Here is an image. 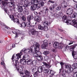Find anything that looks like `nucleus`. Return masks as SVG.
Instances as JSON below:
<instances>
[{
  "label": "nucleus",
  "mask_w": 77,
  "mask_h": 77,
  "mask_svg": "<svg viewBox=\"0 0 77 77\" xmlns=\"http://www.w3.org/2000/svg\"><path fill=\"white\" fill-rule=\"evenodd\" d=\"M54 8V7H56V6H57V2H55V4H53V5H52Z\"/></svg>",
  "instance_id": "obj_49"
},
{
  "label": "nucleus",
  "mask_w": 77,
  "mask_h": 77,
  "mask_svg": "<svg viewBox=\"0 0 77 77\" xmlns=\"http://www.w3.org/2000/svg\"><path fill=\"white\" fill-rule=\"evenodd\" d=\"M32 44V46H34L33 47L34 52H32L31 54H33L34 58H37L38 55H41V52L39 51V44L35 42H34Z\"/></svg>",
  "instance_id": "obj_1"
},
{
  "label": "nucleus",
  "mask_w": 77,
  "mask_h": 77,
  "mask_svg": "<svg viewBox=\"0 0 77 77\" xmlns=\"http://www.w3.org/2000/svg\"><path fill=\"white\" fill-rule=\"evenodd\" d=\"M2 43H3V41L0 40V44H2Z\"/></svg>",
  "instance_id": "obj_63"
},
{
  "label": "nucleus",
  "mask_w": 77,
  "mask_h": 77,
  "mask_svg": "<svg viewBox=\"0 0 77 77\" xmlns=\"http://www.w3.org/2000/svg\"><path fill=\"white\" fill-rule=\"evenodd\" d=\"M73 77H77V72H75L74 73L73 76Z\"/></svg>",
  "instance_id": "obj_48"
},
{
  "label": "nucleus",
  "mask_w": 77,
  "mask_h": 77,
  "mask_svg": "<svg viewBox=\"0 0 77 77\" xmlns=\"http://www.w3.org/2000/svg\"><path fill=\"white\" fill-rule=\"evenodd\" d=\"M54 1H53L51 0H49L48 2V5H50V3H54Z\"/></svg>",
  "instance_id": "obj_43"
},
{
  "label": "nucleus",
  "mask_w": 77,
  "mask_h": 77,
  "mask_svg": "<svg viewBox=\"0 0 77 77\" xmlns=\"http://www.w3.org/2000/svg\"><path fill=\"white\" fill-rule=\"evenodd\" d=\"M51 57H55L56 56V55H55V54H51Z\"/></svg>",
  "instance_id": "obj_55"
},
{
  "label": "nucleus",
  "mask_w": 77,
  "mask_h": 77,
  "mask_svg": "<svg viewBox=\"0 0 77 77\" xmlns=\"http://www.w3.org/2000/svg\"><path fill=\"white\" fill-rule=\"evenodd\" d=\"M72 23L73 25H75V26H77V19L72 20Z\"/></svg>",
  "instance_id": "obj_33"
},
{
  "label": "nucleus",
  "mask_w": 77,
  "mask_h": 77,
  "mask_svg": "<svg viewBox=\"0 0 77 77\" xmlns=\"http://www.w3.org/2000/svg\"><path fill=\"white\" fill-rule=\"evenodd\" d=\"M66 18H67V17L65 15L63 17V20H64V22H65L67 25L71 24V23H72L71 20H66Z\"/></svg>",
  "instance_id": "obj_9"
},
{
  "label": "nucleus",
  "mask_w": 77,
  "mask_h": 77,
  "mask_svg": "<svg viewBox=\"0 0 77 77\" xmlns=\"http://www.w3.org/2000/svg\"><path fill=\"white\" fill-rule=\"evenodd\" d=\"M38 71L37 70L36 72L33 74L34 77H38Z\"/></svg>",
  "instance_id": "obj_38"
},
{
  "label": "nucleus",
  "mask_w": 77,
  "mask_h": 77,
  "mask_svg": "<svg viewBox=\"0 0 77 77\" xmlns=\"http://www.w3.org/2000/svg\"><path fill=\"white\" fill-rule=\"evenodd\" d=\"M24 73L26 75V76L24 75L25 77L26 76H27V75H29L30 72L27 71V70H25Z\"/></svg>",
  "instance_id": "obj_32"
},
{
  "label": "nucleus",
  "mask_w": 77,
  "mask_h": 77,
  "mask_svg": "<svg viewBox=\"0 0 77 77\" xmlns=\"http://www.w3.org/2000/svg\"><path fill=\"white\" fill-rule=\"evenodd\" d=\"M26 60L25 59H21L20 60V63L23 65H26Z\"/></svg>",
  "instance_id": "obj_28"
},
{
  "label": "nucleus",
  "mask_w": 77,
  "mask_h": 77,
  "mask_svg": "<svg viewBox=\"0 0 77 77\" xmlns=\"http://www.w3.org/2000/svg\"><path fill=\"white\" fill-rule=\"evenodd\" d=\"M23 58L25 60H28L29 59V56L27 54L23 56Z\"/></svg>",
  "instance_id": "obj_31"
},
{
  "label": "nucleus",
  "mask_w": 77,
  "mask_h": 77,
  "mask_svg": "<svg viewBox=\"0 0 77 77\" xmlns=\"http://www.w3.org/2000/svg\"><path fill=\"white\" fill-rule=\"evenodd\" d=\"M3 29L5 30H11V29L8 26H6L5 24H3Z\"/></svg>",
  "instance_id": "obj_24"
},
{
  "label": "nucleus",
  "mask_w": 77,
  "mask_h": 77,
  "mask_svg": "<svg viewBox=\"0 0 77 77\" xmlns=\"http://www.w3.org/2000/svg\"><path fill=\"white\" fill-rule=\"evenodd\" d=\"M44 10V14L45 15H48V12L49 9L47 7H44L43 8Z\"/></svg>",
  "instance_id": "obj_23"
},
{
  "label": "nucleus",
  "mask_w": 77,
  "mask_h": 77,
  "mask_svg": "<svg viewBox=\"0 0 77 77\" xmlns=\"http://www.w3.org/2000/svg\"><path fill=\"white\" fill-rule=\"evenodd\" d=\"M30 2H29V1H26L24 2V5L26 7L29 6H30Z\"/></svg>",
  "instance_id": "obj_30"
},
{
  "label": "nucleus",
  "mask_w": 77,
  "mask_h": 77,
  "mask_svg": "<svg viewBox=\"0 0 77 77\" xmlns=\"http://www.w3.org/2000/svg\"><path fill=\"white\" fill-rule=\"evenodd\" d=\"M32 60H29L27 61V65L32 64Z\"/></svg>",
  "instance_id": "obj_40"
},
{
  "label": "nucleus",
  "mask_w": 77,
  "mask_h": 77,
  "mask_svg": "<svg viewBox=\"0 0 77 77\" xmlns=\"http://www.w3.org/2000/svg\"><path fill=\"white\" fill-rule=\"evenodd\" d=\"M60 64L61 65V69H60V71H61V70H62V69H63V65L65 64V63H63V62H61L60 63Z\"/></svg>",
  "instance_id": "obj_36"
},
{
  "label": "nucleus",
  "mask_w": 77,
  "mask_h": 77,
  "mask_svg": "<svg viewBox=\"0 0 77 77\" xmlns=\"http://www.w3.org/2000/svg\"><path fill=\"white\" fill-rule=\"evenodd\" d=\"M29 34L30 35L31 34L32 35H35L36 34V32L34 29H31L29 32Z\"/></svg>",
  "instance_id": "obj_18"
},
{
  "label": "nucleus",
  "mask_w": 77,
  "mask_h": 77,
  "mask_svg": "<svg viewBox=\"0 0 77 77\" xmlns=\"http://www.w3.org/2000/svg\"><path fill=\"white\" fill-rule=\"evenodd\" d=\"M34 46H32L31 47L30 49H26V48H23L21 51H20V53H18L16 54V56L17 57H19L21 58V56L23 54V52H24L25 54H27V53H30V54H32V51L33 50V47H34Z\"/></svg>",
  "instance_id": "obj_3"
},
{
  "label": "nucleus",
  "mask_w": 77,
  "mask_h": 77,
  "mask_svg": "<svg viewBox=\"0 0 77 77\" xmlns=\"http://www.w3.org/2000/svg\"><path fill=\"white\" fill-rule=\"evenodd\" d=\"M20 1H21V2H24H24H26V0H20Z\"/></svg>",
  "instance_id": "obj_61"
},
{
  "label": "nucleus",
  "mask_w": 77,
  "mask_h": 77,
  "mask_svg": "<svg viewBox=\"0 0 77 77\" xmlns=\"http://www.w3.org/2000/svg\"><path fill=\"white\" fill-rule=\"evenodd\" d=\"M30 9L31 11H33L36 10V7L34 5H31L30 7Z\"/></svg>",
  "instance_id": "obj_34"
},
{
  "label": "nucleus",
  "mask_w": 77,
  "mask_h": 77,
  "mask_svg": "<svg viewBox=\"0 0 77 77\" xmlns=\"http://www.w3.org/2000/svg\"><path fill=\"white\" fill-rule=\"evenodd\" d=\"M73 0L74 2H75L76 3H77V0Z\"/></svg>",
  "instance_id": "obj_62"
},
{
  "label": "nucleus",
  "mask_w": 77,
  "mask_h": 77,
  "mask_svg": "<svg viewBox=\"0 0 77 77\" xmlns=\"http://www.w3.org/2000/svg\"><path fill=\"white\" fill-rule=\"evenodd\" d=\"M4 1H2L1 0H0V4L2 3V5H3V7H5V6L6 4V2H8V0H3Z\"/></svg>",
  "instance_id": "obj_25"
},
{
  "label": "nucleus",
  "mask_w": 77,
  "mask_h": 77,
  "mask_svg": "<svg viewBox=\"0 0 77 77\" xmlns=\"http://www.w3.org/2000/svg\"><path fill=\"white\" fill-rule=\"evenodd\" d=\"M61 3V8H66L67 7V3L65 2V0H62Z\"/></svg>",
  "instance_id": "obj_14"
},
{
  "label": "nucleus",
  "mask_w": 77,
  "mask_h": 77,
  "mask_svg": "<svg viewBox=\"0 0 77 77\" xmlns=\"http://www.w3.org/2000/svg\"><path fill=\"white\" fill-rule=\"evenodd\" d=\"M10 17L11 18V20H13L14 23H17V24H19L20 22H19V20L17 18H16L15 19L13 15H10ZM14 19H15L14 20Z\"/></svg>",
  "instance_id": "obj_12"
},
{
  "label": "nucleus",
  "mask_w": 77,
  "mask_h": 77,
  "mask_svg": "<svg viewBox=\"0 0 77 77\" xmlns=\"http://www.w3.org/2000/svg\"><path fill=\"white\" fill-rule=\"evenodd\" d=\"M43 65L42 66H40L39 67H38V69L37 71L38 73H40L42 72L43 71V70L45 69V68H47V69H48L51 67V66L49 64H48L47 63L43 62Z\"/></svg>",
  "instance_id": "obj_6"
},
{
  "label": "nucleus",
  "mask_w": 77,
  "mask_h": 77,
  "mask_svg": "<svg viewBox=\"0 0 77 77\" xmlns=\"http://www.w3.org/2000/svg\"><path fill=\"white\" fill-rule=\"evenodd\" d=\"M43 54H45V55H47L48 54H50V52L48 51H45L43 53Z\"/></svg>",
  "instance_id": "obj_37"
},
{
  "label": "nucleus",
  "mask_w": 77,
  "mask_h": 77,
  "mask_svg": "<svg viewBox=\"0 0 77 77\" xmlns=\"http://www.w3.org/2000/svg\"><path fill=\"white\" fill-rule=\"evenodd\" d=\"M38 29H39V30H43L44 29V27L42 26L39 25H38Z\"/></svg>",
  "instance_id": "obj_39"
},
{
  "label": "nucleus",
  "mask_w": 77,
  "mask_h": 77,
  "mask_svg": "<svg viewBox=\"0 0 77 77\" xmlns=\"http://www.w3.org/2000/svg\"><path fill=\"white\" fill-rule=\"evenodd\" d=\"M73 13V10L71 8H68L66 11V14L69 15H71Z\"/></svg>",
  "instance_id": "obj_15"
},
{
  "label": "nucleus",
  "mask_w": 77,
  "mask_h": 77,
  "mask_svg": "<svg viewBox=\"0 0 77 77\" xmlns=\"http://www.w3.org/2000/svg\"><path fill=\"white\" fill-rule=\"evenodd\" d=\"M12 47H13V48H14V47H15V44H13L12 45Z\"/></svg>",
  "instance_id": "obj_59"
},
{
  "label": "nucleus",
  "mask_w": 77,
  "mask_h": 77,
  "mask_svg": "<svg viewBox=\"0 0 77 77\" xmlns=\"http://www.w3.org/2000/svg\"><path fill=\"white\" fill-rule=\"evenodd\" d=\"M34 20L37 22H40L41 21L40 17L38 16H36L34 17Z\"/></svg>",
  "instance_id": "obj_26"
},
{
  "label": "nucleus",
  "mask_w": 77,
  "mask_h": 77,
  "mask_svg": "<svg viewBox=\"0 0 77 77\" xmlns=\"http://www.w3.org/2000/svg\"><path fill=\"white\" fill-rule=\"evenodd\" d=\"M68 42H69V43L68 44V45H71V44H73L72 42H70V41H68Z\"/></svg>",
  "instance_id": "obj_56"
},
{
  "label": "nucleus",
  "mask_w": 77,
  "mask_h": 77,
  "mask_svg": "<svg viewBox=\"0 0 77 77\" xmlns=\"http://www.w3.org/2000/svg\"><path fill=\"white\" fill-rule=\"evenodd\" d=\"M44 72L45 73H48V74H51V75H53V73L54 72V71L52 70H48L47 69H44L43 70Z\"/></svg>",
  "instance_id": "obj_16"
},
{
  "label": "nucleus",
  "mask_w": 77,
  "mask_h": 77,
  "mask_svg": "<svg viewBox=\"0 0 77 77\" xmlns=\"http://www.w3.org/2000/svg\"><path fill=\"white\" fill-rule=\"evenodd\" d=\"M22 19L23 21H26V17L24 16H23L22 17Z\"/></svg>",
  "instance_id": "obj_52"
},
{
  "label": "nucleus",
  "mask_w": 77,
  "mask_h": 77,
  "mask_svg": "<svg viewBox=\"0 0 77 77\" xmlns=\"http://www.w3.org/2000/svg\"><path fill=\"white\" fill-rule=\"evenodd\" d=\"M38 67L36 66H34L31 68V70L32 72H35L38 70Z\"/></svg>",
  "instance_id": "obj_22"
},
{
  "label": "nucleus",
  "mask_w": 77,
  "mask_h": 77,
  "mask_svg": "<svg viewBox=\"0 0 77 77\" xmlns=\"http://www.w3.org/2000/svg\"><path fill=\"white\" fill-rule=\"evenodd\" d=\"M50 13H51V15H52V16H54V13L51 12V11H50Z\"/></svg>",
  "instance_id": "obj_54"
},
{
  "label": "nucleus",
  "mask_w": 77,
  "mask_h": 77,
  "mask_svg": "<svg viewBox=\"0 0 77 77\" xmlns=\"http://www.w3.org/2000/svg\"><path fill=\"white\" fill-rule=\"evenodd\" d=\"M17 6L18 8V11L19 12H21L23 11V7L22 6V5L20 4L17 5Z\"/></svg>",
  "instance_id": "obj_21"
},
{
  "label": "nucleus",
  "mask_w": 77,
  "mask_h": 77,
  "mask_svg": "<svg viewBox=\"0 0 77 77\" xmlns=\"http://www.w3.org/2000/svg\"><path fill=\"white\" fill-rule=\"evenodd\" d=\"M24 10L26 14V15H28V14H29V10L26 9H24Z\"/></svg>",
  "instance_id": "obj_42"
},
{
  "label": "nucleus",
  "mask_w": 77,
  "mask_h": 77,
  "mask_svg": "<svg viewBox=\"0 0 77 77\" xmlns=\"http://www.w3.org/2000/svg\"><path fill=\"white\" fill-rule=\"evenodd\" d=\"M62 75L63 77H66V75H65V73L62 74Z\"/></svg>",
  "instance_id": "obj_57"
},
{
  "label": "nucleus",
  "mask_w": 77,
  "mask_h": 77,
  "mask_svg": "<svg viewBox=\"0 0 77 77\" xmlns=\"http://www.w3.org/2000/svg\"><path fill=\"white\" fill-rule=\"evenodd\" d=\"M48 26H44V30H45V31H47L48 30Z\"/></svg>",
  "instance_id": "obj_45"
},
{
  "label": "nucleus",
  "mask_w": 77,
  "mask_h": 77,
  "mask_svg": "<svg viewBox=\"0 0 77 77\" xmlns=\"http://www.w3.org/2000/svg\"><path fill=\"white\" fill-rule=\"evenodd\" d=\"M66 72L68 73V74H69L71 72L69 69H68Z\"/></svg>",
  "instance_id": "obj_51"
},
{
  "label": "nucleus",
  "mask_w": 77,
  "mask_h": 77,
  "mask_svg": "<svg viewBox=\"0 0 77 77\" xmlns=\"http://www.w3.org/2000/svg\"><path fill=\"white\" fill-rule=\"evenodd\" d=\"M43 24L45 27H49L50 26L51 23L50 22L45 21L43 22Z\"/></svg>",
  "instance_id": "obj_19"
},
{
  "label": "nucleus",
  "mask_w": 77,
  "mask_h": 77,
  "mask_svg": "<svg viewBox=\"0 0 77 77\" xmlns=\"http://www.w3.org/2000/svg\"><path fill=\"white\" fill-rule=\"evenodd\" d=\"M72 66L73 68H72L70 66V67L69 68V69L70 70V71L71 72H72L73 70H76V71H77V63H75L72 65Z\"/></svg>",
  "instance_id": "obj_11"
},
{
  "label": "nucleus",
  "mask_w": 77,
  "mask_h": 77,
  "mask_svg": "<svg viewBox=\"0 0 77 77\" xmlns=\"http://www.w3.org/2000/svg\"><path fill=\"white\" fill-rule=\"evenodd\" d=\"M2 62H1V64L3 65V68L5 69V72H8V70L6 68V67L5 66V62H4V61H5V59H4V57H2Z\"/></svg>",
  "instance_id": "obj_17"
},
{
  "label": "nucleus",
  "mask_w": 77,
  "mask_h": 77,
  "mask_svg": "<svg viewBox=\"0 0 77 77\" xmlns=\"http://www.w3.org/2000/svg\"><path fill=\"white\" fill-rule=\"evenodd\" d=\"M54 7L53 5L51 6L49 8V9L50 10V11H53V10H54Z\"/></svg>",
  "instance_id": "obj_44"
},
{
  "label": "nucleus",
  "mask_w": 77,
  "mask_h": 77,
  "mask_svg": "<svg viewBox=\"0 0 77 77\" xmlns=\"http://www.w3.org/2000/svg\"><path fill=\"white\" fill-rule=\"evenodd\" d=\"M65 67L66 68H67V69L69 68L70 67H71V66L69 65H66Z\"/></svg>",
  "instance_id": "obj_47"
},
{
  "label": "nucleus",
  "mask_w": 77,
  "mask_h": 77,
  "mask_svg": "<svg viewBox=\"0 0 77 77\" xmlns=\"http://www.w3.org/2000/svg\"><path fill=\"white\" fill-rule=\"evenodd\" d=\"M61 8L60 6H58L57 8L56 9L57 10V11H60V10Z\"/></svg>",
  "instance_id": "obj_50"
},
{
  "label": "nucleus",
  "mask_w": 77,
  "mask_h": 77,
  "mask_svg": "<svg viewBox=\"0 0 77 77\" xmlns=\"http://www.w3.org/2000/svg\"><path fill=\"white\" fill-rule=\"evenodd\" d=\"M14 16H17V14H15L14 13Z\"/></svg>",
  "instance_id": "obj_64"
},
{
  "label": "nucleus",
  "mask_w": 77,
  "mask_h": 77,
  "mask_svg": "<svg viewBox=\"0 0 77 77\" xmlns=\"http://www.w3.org/2000/svg\"><path fill=\"white\" fill-rule=\"evenodd\" d=\"M53 46L55 48H58L60 49L63 48L64 47L63 51H66L67 50L69 49L68 45H65L64 46V44L62 42L59 43L58 42H55L54 43Z\"/></svg>",
  "instance_id": "obj_2"
},
{
  "label": "nucleus",
  "mask_w": 77,
  "mask_h": 77,
  "mask_svg": "<svg viewBox=\"0 0 77 77\" xmlns=\"http://www.w3.org/2000/svg\"><path fill=\"white\" fill-rule=\"evenodd\" d=\"M66 72L65 70H63V74H65V73H66Z\"/></svg>",
  "instance_id": "obj_58"
},
{
  "label": "nucleus",
  "mask_w": 77,
  "mask_h": 77,
  "mask_svg": "<svg viewBox=\"0 0 77 77\" xmlns=\"http://www.w3.org/2000/svg\"><path fill=\"white\" fill-rule=\"evenodd\" d=\"M33 18V15H31L27 18V20L28 21V22L27 23L26 26L27 27H32V26L31 22H30V20H32Z\"/></svg>",
  "instance_id": "obj_8"
},
{
  "label": "nucleus",
  "mask_w": 77,
  "mask_h": 77,
  "mask_svg": "<svg viewBox=\"0 0 77 77\" xmlns=\"http://www.w3.org/2000/svg\"><path fill=\"white\" fill-rule=\"evenodd\" d=\"M76 46V45L73 46L72 48L70 49V51H72V55L75 61L77 62V55H76L77 53L74 51V49L75 48Z\"/></svg>",
  "instance_id": "obj_7"
},
{
  "label": "nucleus",
  "mask_w": 77,
  "mask_h": 77,
  "mask_svg": "<svg viewBox=\"0 0 77 77\" xmlns=\"http://www.w3.org/2000/svg\"><path fill=\"white\" fill-rule=\"evenodd\" d=\"M14 32H15L16 34L15 37L17 38L18 36V33H20V30L18 29H14L13 31H12V32L13 33V34H15V33Z\"/></svg>",
  "instance_id": "obj_20"
},
{
  "label": "nucleus",
  "mask_w": 77,
  "mask_h": 77,
  "mask_svg": "<svg viewBox=\"0 0 77 77\" xmlns=\"http://www.w3.org/2000/svg\"><path fill=\"white\" fill-rule=\"evenodd\" d=\"M59 30L61 32H63V29H59Z\"/></svg>",
  "instance_id": "obj_60"
},
{
  "label": "nucleus",
  "mask_w": 77,
  "mask_h": 77,
  "mask_svg": "<svg viewBox=\"0 0 77 77\" xmlns=\"http://www.w3.org/2000/svg\"><path fill=\"white\" fill-rule=\"evenodd\" d=\"M76 17H77V13L75 12L71 16V17H72V18H75Z\"/></svg>",
  "instance_id": "obj_35"
},
{
  "label": "nucleus",
  "mask_w": 77,
  "mask_h": 77,
  "mask_svg": "<svg viewBox=\"0 0 77 77\" xmlns=\"http://www.w3.org/2000/svg\"><path fill=\"white\" fill-rule=\"evenodd\" d=\"M16 57H15V58L16 57V60H15V63H14V56H15V55L14 54L12 57L11 59H12V62L11 63L13 65H14L16 66V69L17 71H19L20 69V68L17 65H19V62H18V60L19 59V58H21L19 57H17V54H16Z\"/></svg>",
  "instance_id": "obj_5"
},
{
  "label": "nucleus",
  "mask_w": 77,
  "mask_h": 77,
  "mask_svg": "<svg viewBox=\"0 0 77 77\" xmlns=\"http://www.w3.org/2000/svg\"><path fill=\"white\" fill-rule=\"evenodd\" d=\"M58 15L59 16H62L63 15V14L62 12H59L58 13Z\"/></svg>",
  "instance_id": "obj_53"
},
{
  "label": "nucleus",
  "mask_w": 77,
  "mask_h": 77,
  "mask_svg": "<svg viewBox=\"0 0 77 77\" xmlns=\"http://www.w3.org/2000/svg\"><path fill=\"white\" fill-rule=\"evenodd\" d=\"M48 41L47 40H45L43 43L41 45V48L42 49H45L48 45Z\"/></svg>",
  "instance_id": "obj_13"
},
{
  "label": "nucleus",
  "mask_w": 77,
  "mask_h": 77,
  "mask_svg": "<svg viewBox=\"0 0 77 77\" xmlns=\"http://www.w3.org/2000/svg\"><path fill=\"white\" fill-rule=\"evenodd\" d=\"M41 55H39L37 57V59L38 61H42V60H43V57Z\"/></svg>",
  "instance_id": "obj_27"
},
{
  "label": "nucleus",
  "mask_w": 77,
  "mask_h": 77,
  "mask_svg": "<svg viewBox=\"0 0 77 77\" xmlns=\"http://www.w3.org/2000/svg\"><path fill=\"white\" fill-rule=\"evenodd\" d=\"M31 3L32 5L36 6L37 9H39L44 5V2L42 0H40L38 2V0H32Z\"/></svg>",
  "instance_id": "obj_4"
},
{
  "label": "nucleus",
  "mask_w": 77,
  "mask_h": 77,
  "mask_svg": "<svg viewBox=\"0 0 77 77\" xmlns=\"http://www.w3.org/2000/svg\"><path fill=\"white\" fill-rule=\"evenodd\" d=\"M31 64L33 65H36V60H34L33 61H32Z\"/></svg>",
  "instance_id": "obj_41"
},
{
  "label": "nucleus",
  "mask_w": 77,
  "mask_h": 77,
  "mask_svg": "<svg viewBox=\"0 0 77 77\" xmlns=\"http://www.w3.org/2000/svg\"><path fill=\"white\" fill-rule=\"evenodd\" d=\"M9 5L10 7H11L10 11H13V12H15V10L14 9V2H11L9 3Z\"/></svg>",
  "instance_id": "obj_10"
},
{
  "label": "nucleus",
  "mask_w": 77,
  "mask_h": 77,
  "mask_svg": "<svg viewBox=\"0 0 77 77\" xmlns=\"http://www.w3.org/2000/svg\"><path fill=\"white\" fill-rule=\"evenodd\" d=\"M26 22H24L20 24V26L21 27H22V28H25L26 27Z\"/></svg>",
  "instance_id": "obj_29"
},
{
  "label": "nucleus",
  "mask_w": 77,
  "mask_h": 77,
  "mask_svg": "<svg viewBox=\"0 0 77 77\" xmlns=\"http://www.w3.org/2000/svg\"><path fill=\"white\" fill-rule=\"evenodd\" d=\"M45 60H47L49 59V57L48 56H45L44 57Z\"/></svg>",
  "instance_id": "obj_46"
}]
</instances>
